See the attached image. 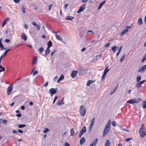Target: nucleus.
<instances>
[{"label": "nucleus", "mask_w": 146, "mask_h": 146, "mask_svg": "<svg viewBox=\"0 0 146 146\" xmlns=\"http://www.w3.org/2000/svg\"><path fill=\"white\" fill-rule=\"evenodd\" d=\"M86 112V109L85 108V106L84 105H82L80 106V109L79 112L80 115L83 117L85 115Z\"/></svg>", "instance_id": "nucleus-1"}, {"label": "nucleus", "mask_w": 146, "mask_h": 146, "mask_svg": "<svg viewBox=\"0 0 146 146\" xmlns=\"http://www.w3.org/2000/svg\"><path fill=\"white\" fill-rule=\"evenodd\" d=\"M139 132L140 136L142 137H144L146 134V132L145 131L144 126L143 124L141 125Z\"/></svg>", "instance_id": "nucleus-2"}, {"label": "nucleus", "mask_w": 146, "mask_h": 146, "mask_svg": "<svg viewBox=\"0 0 146 146\" xmlns=\"http://www.w3.org/2000/svg\"><path fill=\"white\" fill-rule=\"evenodd\" d=\"M140 99H132L129 100L127 102V103L131 104H133L135 103H137L140 101Z\"/></svg>", "instance_id": "nucleus-3"}, {"label": "nucleus", "mask_w": 146, "mask_h": 146, "mask_svg": "<svg viewBox=\"0 0 146 146\" xmlns=\"http://www.w3.org/2000/svg\"><path fill=\"white\" fill-rule=\"evenodd\" d=\"M13 84H10L7 88V94L8 95H9L13 90Z\"/></svg>", "instance_id": "nucleus-4"}, {"label": "nucleus", "mask_w": 146, "mask_h": 146, "mask_svg": "<svg viewBox=\"0 0 146 146\" xmlns=\"http://www.w3.org/2000/svg\"><path fill=\"white\" fill-rule=\"evenodd\" d=\"M110 127L109 126H107L106 125V126L104 129L103 131V136L104 137L108 133L110 130Z\"/></svg>", "instance_id": "nucleus-5"}, {"label": "nucleus", "mask_w": 146, "mask_h": 146, "mask_svg": "<svg viewBox=\"0 0 146 146\" xmlns=\"http://www.w3.org/2000/svg\"><path fill=\"white\" fill-rule=\"evenodd\" d=\"M56 90H58L57 88L55 89L53 88H51L49 90V92L52 97L53 96L54 94L57 91Z\"/></svg>", "instance_id": "nucleus-6"}, {"label": "nucleus", "mask_w": 146, "mask_h": 146, "mask_svg": "<svg viewBox=\"0 0 146 146\" xmlns=\"http://www.w3.org/2000/svg\"><path fill=\"white\" fill-rule=\"evenodd\" d=\"M86 5L85 4H83L81 7H80L78 10L77 11L78 13H80L82 11H83L85 8Z\"/></svg>", "instance_id": "nucleus-7"}, {"label": "nucleus", "mask_w": 146, "mask_h": 146, "mask_svg": "<svg viewBox=\"0 0 146 146\" xmlns=\"http://www.w3.org/2000/svg\"><path fill=\"white\" fill-rule=\"evenodd\" d=\"M77 73V71L76 70H73L71 74V76L72 78H74L76 76Z\"/></svg>", "instance_id": "nucleus-8"}, {"label": "nucleus", "mask_w": 146, "mask_h": 146, "mask_svg": "<svg viewBox=\"0 0 146 146\" xmlns=\"http://www.w3.org/2000/svg\"><path fill=\"white\" fill-rule=\"evenodd\" d=\"M98 141V139L97 138H96L93 141V143L90 145V146H96V143H97Z\"/></svg>", "instance_id": "nucleus-9"}, {"label": "nucleus", "mask_w": 146, "mask_h": 146, "mask_svg": "<svg viewBox=\"0 0 146 146\" xmlns=\"http://www.w3.org/2000/svg\"><path fill=\"white\" fill-rule=\"evenodd\" d=\"M21 36L22 39H23L25 41H26L27 40V37L25 33H22Z\"/></svg>", "instance_id": "nucleus-10"}, {"label": "nucleus", "mask_w": 146, "mask_h": 146, "mask_svg": "<svg viewBox=\"0 0 146 146\" xmlns=\"http://www.w3.org/2000/svg\"><path fill=\"white\" fill-rule=\"evenodd\" d=\"M95 119V118L94 117V118H93L92 119L91 121L90 125V127H89L90 129H91L92 128V127L94 125V122Z\"/></svg>", "instance_id": "nucleus-11"}, {"label": "nucleus", "mask_w": 146, "mask_h": 146, "mask_svg": "<svg viewBox=\"0 0 146 146\" xmlns=\"http://www.w3.org/2000/svg\"><path fill=\"white\" fill-rule=\"evenodd\" d=\"M9 18H5L3 21V24L2 26V27H3L5 25L7 22L9 21Z\"/></svg>", "instance_id": "nucleus-12"}, {"label": "nucleus", "mask_w": 146, "mask_h": 146, "mask_svg": "<svg viewBox=\"0 0 146 146\" xmlns=\"http://www.w3.org/2000/svg\"><path fill=\"white\" fill-rule=\"evenodd\" d=\"M38 57L37 56H35L33 59V64H36L37 63V60Z\"/></svg>", "instance_id": "nucleus-13"}, {"label": "nucleus", "mask_w": 146, "mask_h": 146, "mask_svg": "<svg viewBox=\"0 0 146 146\" xmlns=\"http://www.w3.org/2000/svg\"><path fill=\"white\" fill-rule=\"evenodd\" d=\"M85 142V139L84 137H82L80 141V143L81 145H82Z\"/></svg>", "instance_id": "nucleus-14"}, {"label": "nucleus", "mask_w": 146, "mask_h": 146, "mask_svg": "<svg viewBox=\"0 0 146 146\" xmlns=\"http://www.w3.org/2000/svg\"><path fill=\"white\" fill-rule=\"evenodd\" d=\"M2 38H0V47L1 48L2 50H3L6 49L5 48H4V46L3 44L1 43Z\"/></svg>", "instance_id": "nucleus-15"}, {"label": "nucleus", "mask_w": 146, "mask_h": 146, "mask_svg": "<svg viewBox=\"0 0 146 146\" xmlns=\"http://www.w3.org/2000/svg\"><path fill=\"white\" fill-rule=\"evenodd\" d=\"M106 2V1L104 0L99 5V6L98 8V9H100L102 7V5L105 3Z\"/></svg>", "instance_id": "nucleus-16"}, {"label": "nucleus", "mask_w": 146, "mask_h": 146, "mask_svg": "<svg viewBox=\"0 0 146 146\" xmlns=\"http://www.w3.org/2000/svg\"><path fill=\"white\" fill-rule=\"evenodd\" d=\"M118 48V47H117L116 45H114L111 48V49L112 50L113 52H115Z\"/></svg>", "instance_id": "nucleus-17"}, {"label": "nucleus", "mask_w": 146, "mask_h": 146, "mask_svg": "<svg viewBox=\"0 0 146 146\" xmlns=\"http://www.w3.org/2000/svg\"><path fill=\"white\" fill-rule=\"evenodd\" d=\"M141 105L143 109H145V108H146V101L143 102L141 104Z\"/></svg>", "instance_id": "nucleus-18"}, {"label": "nucleus", "mask_w": 146, "mask_h": 146, "mask_svg": "<svg viewBox=\"0 0 146 146\" xmlns=\"http://www.w3.org/2000/svg\"><path fill=\"white\" fill-rule=\"evenodd\" d=\"M110 141L108 140H106L104 146H110Z\"/></svg>", "instance_id": "nucleus-19"}, {"label": "nucleus", "mask_w": 146, "mask_h": 146, "mask_svg": "<svg viewBox=\"0 0 146 146\" xmlns=\"http://www.w3.org/2000/svg\"><path fill=\"white\" fill-rule=\"evenodd\" d=\"M86 131V127L85 126H84L83 128L80 131V132L82 133L83 134L85 133Z\"/></svg>", "instance_id": "nucleus-20"}, {"label": "nucleus", "mask_w": 146, "mask_h": 146, "mask_svg": "<svg viewBox=\"0 0 146 146\" xmlns=\"http://www.w3.org/2000/svg\"><path fill=\"white\" fill-rule=\"evenodd\" d=\"M52 45V42L51 40L49 41L47 43L48 48H50Z\"/></svg>", "instance_id": "nucleus-21"}, {"label": "nucleus", "mask_w": 146, "mask_h": 146, "mask_svg": "<svg viewBox=\"0 0 146 146\" xmlns=\"http://www.w3.org/2000/svg\"><path fill=\"white\" fill-rule=\"evenodd\" d=\"M50 50L49 48H47L46 50L45 51V55H47L50 53Z\"/></svg>", "instance_id": "nucleus-22"}, {"label": "nucleus", "mask_w": 146, "mask_h": 146, "mask_svg": "<svg viewBox=\"0 0 146 146\" xmlns=\"http://www.w3.org/2000/svg\"><path fill=\"white\" fill-rule=\"evenodd\" d=\"M142 19L141 18H139L137 22L138 24L139 25H141L142 24Z\"/></svg>", "instance_id": "nucleus-23"}, {"label": "nucleus", "mask_w": 146, "mask_h": 146, "mask_svg": "<svg viewBox=\"0 0 146 146\" xmlns=\"http://www.w3.org/2000/svg\"><path fill=\"white\" fill-rule=\"evenodd\" d=\"M93 82L94 81L92 80H89L88 81L86 85L87 86H89L91 84L93 83Z\"/></svg>", "instance_id": "nucleus-24"}, {"label": "nucleus", "mask_w": 146, "mask_h": 146, "mask_svg": "<svg viewBox=\"0 0 146 146\" xmlns=\"http://www.w3.org/2000/svg\"><path fill=\"white\" fill-rule=\"evenodd\" d=\"M64 100V98H63L61 100V101L60 102H59L58 103V105H60L62 104H64V102L63 101Z\"/></svg>", "instance_id": "nucleus-25"}, {"label": "nucleus", "mask_w": 146, "mask_h": 146, "mask_svg": "<svg viewBox=\"0 0 146 146\" xmlns=\"http://www.w3.org/2000/svg\"><path fill=\"white\" fill-rule=\"evenodd\" d=\"M55 36L56 37V38L58 40H60V41H62V38L61 37H60V36L58 35V34H56L55 35Z\"/></svg>", "instance_id": "nucleus-26"}, {"label": "nucleus", "mask_w": 146, "mask_h": 146, "mask_svg": "<svg viewBox=\"0 0 146 146\" xmlns=\"http://www.w3.org/2000/svg\"><path fill=\"white\" fill-rule=\"evenodd\" d=\"M73 19V17L72 16H67L66 18V19L67 20H72Z\"/></svg>", "instance_id": "nucleus-27"}, {"label": "nucleus", "mask_w": 146, "mask_h": 146, "mask_svg": "<svg viewBox=\"0 0 146 146\" xmlns=\"http://www.w3.org/2000/svg\"><path fill=\"white\" fill-rule=\"evenodd\" d=\"M5 68L4 67L2 66L1 65H0V72L4 71Z\"/></svg>", "instance_id": "nucleus-28"}, {"label": "nucleus", "mask_w": 146, "mask_h": 146, "mask_svg": "<svg viewBox=\"0 0 146 146\" xmlns=\"http://www.w3.org/2000/svg\"><path fill=\"white\" fill-rule=\"evenodd\" d=\"M26 125L25 124H19L18 125V127L19 128H22L26 126Z\"/></svg>", "instance_id": "nucleus-29"}, {"label": "nucleus", "mask_w": 146, "mask_h": 146, "mask_svg": "<svg viewBox=\"0 0 146 146\" xmlns=\"http://www.w3.org/2000/svg\"><path fill=\"white\" fill-rule=\"evenodd\" d=\"M74 128H73L71 129V135L72 136H73L74 134Z\"/></svg>", "instance_id": "nucleus-30"}, {"label": "nucleus", "mask_w": 146, "mask_h": 146, "mask_svg": "<svg viewBox=\"0 0 146 146\" xmlns=\"http://www.w3.org/2000/svg\"><path fill=\"white\" fill-rule=\"evenodd\" d=\"M108 67H107L104 71V73L105 74H106L109 71V69H108Z\"/></svg>", "instance_id": "nucleus-31"}, {"label": "nucleus", "mask_w": 146, "mask_h": 146, "mask_svg": "<svg viewBox=\"0 0 146 146\" xmlns=\"http://www.w3.org/2000/svg\"><path fill=\"white\" fill-rule=\"evenodd\" d=\"M125 56V54H123L122 56H121V57L120 58V62H121L122 61V60L124 58Z\"/></svg>", "instance_id": "nucleus-32"}, {"label": "nucleus", "mask_w": 146, "mask_h": 146, "mask_svg": "<svg viewBox=\"0 0 146 146\" xmlns=\"http://www.w3.org/2000/svg\"><path fill=\"white\" fill-rule=\"evenodd\" d=\"M141 80V77L140 76H137L136 78V80L137 82H139Z\"/></svg>", "instance_id": "nucleus-33"}, {"label": "nucleus", "mask_w": 146, "mask_h": 146, "mask_svg": "<svg viewBox=\"0 0 146 146\" xmlns=\"http://www.w3.org/2000/svg\"><path fill=\"white\" fill-rule=\"evenodd\" d=\"M128 30L127 29H126L125 30H123V32H122L121 34L122 35H124L128 31Z\"/></svg>", "instance_id": "nucleus-34"}, {"label": "nucleus", "mask_w": 146, "mask_h": 146, "mask_svg": "<svg viewBox=\"0 0 146 146\" xmlns=\"http://www.w3.org/2000/svg\"><path fill=\"white\" fill-rule=\"evenodd\" d=\"M44 50V49L42 47H41L39 49V51L40 52V54L41 52H43Z\"/></svg>", "instance_id": "nucleus-35"}, {"label": "nucleus", "mask_w": 146, "mask_h": 146, "mask_svg": "<svg viewBox=\"0 0 146 146\" xmlns=\"http://www.w3.org/2000/svg\"><path fill=\"white\" fill-rule=\"evenodd\" d=\"M141 86V85L140 84L139 82L137 83L135 85V86L138 88L140 87Z\"/></svg>", "instance_id": "nucleus-36"}, {"label": "nucleus", "mask_w": 146, "mask_h": 146, "mask_svg": "<svg viewBox=\"0 0 146 146\" xmlns=\"http://www.w3.org/2000/svg\"><path fill=\"white\" fill-rule=\"evenodd\" d=\"M49 129L47 128H44V130L43 131L44 133H46L48 131H49Z\"/></svg>", "instance_id": "nucleus-37"}, {"label": "nucleus", "mask_w": 146, "mask_h": 146, "mask_svg": "<svg viewBox=\"0 0 146 146\" xmlns=\"http://www.w3.org/2000/svg\"><path fill=\"white\" fill-rule=\"evenodd\" d=\"M118 84H117V85L116 88H114V91H112V92H111L110 93V94L111 95L112 94L116 91V90L117 89V88L118 87Z\"/></svg>", "instance_id": "nucleus-38"}, {"label": "nucleus", "mask_w": 146, "mask_h": 146, "mask_svg": "<svg viewBox=\"0 0 146 146\" xmlns=\"http://www.w3.org/2000/svg\"><path fill=\"white\" fill-rule=\"evenodd\" d=\"M10 49H8V50H6L5 52H4V53L3 54V56H5L6 54H7V52L9 50H10Z\"/></svg>", "instance_id": "nucleus-39"}, {"label": "nucleus", "mask_w": 146, "mask_h": 146, "mask_svg": "<svg viewBox=\"0 0 146 146\" xmlns=\"http://www.w3.org/2000/svg\"><path fill=\"white\" fill-rule=\"evenodd\" d=\"M110 122H111V119H110L109 120L108 123H107V124H106V125H107V126H109L110 127Z\"/></svg>", "instance_id": "nucleus-40"}, {"label": "nucleus", "mask_w": 146, "mask_h": 146, "mask_svg": "<svg viewBox=\"0 0 146 146\" xmlns=\"http://www.w3.org/2000/svg\"><path fill=\"white\" fill-rule=\"evenodd\" d=\"M64 76L63 75H62L59 78L61 80H63L64 79Z\"/></svg>", "instance_id": "nucleus-41"}, {"label": "nucleus", "mask_w": 146, "mask_h": 146, "mask_svg": "<svg viewBox=\"0 0 146 146\" xmlns=\"http://www.w3.org/2000/svg\"><path fill=\"white\" fill-rule=\"evenodd\" d=\"M22 11L24 13H25V9L24 7H22Z\"/></svg>", "instance_id": "nucleus-42"}, {"label": "nucleus", "mask_w": 146, "mask_h": 146, "mask_svg": "<svg viewBox=\"0 0 146 146\" xmlns=\"http://www.w3.org/2000/svg\"><path fill=\"white\" fill-rule=\"evenodd\" d=\"M36 27L37 29L38 30H40V25H36Z\"/></svg>", "instance_id": "nucleus-43"}, {"label": "nucleus", "mask_w": 146, "mask_h": 146, "mask_svg": "<svg viewBox=\"0 0 146 146\" xmlns=\"http://www.w3.org/2000/svg\"><path fill=\"white\" fill-rule=\"evenodd\" d=\"M110 46V42L108 43H107L106 44L104 45V46L106 47H108Z\"/></svg>", "instance_id": "nucleus-44"}, {"label": "nucleus", "mask_w": 146, "mask_h": 146, "mask_svg": "<svg viewBox=\"0 0 146 146\" xmlns=\"http://www.w3.org/2000/svg\"><path fill=\"white\" fill-rule=\"evenodd\" d=\"M111 123L112 125L113 126H115V127L116 126V125H115V121H112Z\"/></svg>", "instance_id": "nucleus-45"}, {"label": "nucleus", "mask_w": 146, "mask_h": 146, "mask_svg": "<svg viewBox=\"0 0 146 146\" xmlns=\"http://www.w3.org/2000/svg\"><path fill=\"white\" fill-rule=\"evenodd\" d=\"M38 72L36 70V71H35L33 73V76H34L35 75H36V74H38Z\"/></svg>", "instance_id": "nucleus-46"}, {"label": "nucleus", "mask_w": 146, "mask_h": 146, "mask_svg": "<svg viewBox=\"0 0 146 146\" xmlns=\"http://www.w3.org/2000/svg\"><path fill=\"white\" fill-rule=\"evenodd\" d=\"M48 81L46 82L44 84V86H46L48 85Z\"/></svg>", "instance_id": "nucleus-47"}, {"label": "nucleus", "mask_w": 146, "mask_h": 146, "mask_svg": "<svg viewBox=\"0 0 146 146\" xmlns=\"http://www.w3.org/2000/svg\"><path fill=\"white\" fill-rule=\"evenodd\" d=\"M146 59V56H144L142 59L141 62H143Z\"/></svg>", "instance_id": "nucleus-48"}, {"label": "nucleus", "mask_w": 146, "mask_h": 146, "mask_svg": "<svg viewBox=\"0 0 146 146\" xmlns=\"http://www.w3.org/2000/svg\"><path fill=\"white\" fill-rule=\"evenodd\" d=\"M146 81L145 80H143L142 81L139 82V83L141 85L142 84L144 83Z\"/></svg>", "instance_id": "nucleus-49"}, {"label": "nucleus", "mask_w": 146, "mask_h": 146, "mask_svg": "<svg viewBox=\"0 0 146 146\" xmlns=\"http://www.w3.org/2000/svg\"><path fill=\"white\" fill-rule=\"evenodd\" d=\"M16 116L19 117H20L21 116V113H19V114H17Z\"/></svg>", "instance_id": "nucleus-50"}, {"label": "nucleus", "mask_w": 146, "mask_h": 146, "mask_svg": "<svg viewBox=\"0 0 146 146\" xmlns=\"http://www.w3.org/2000/svg\"><path fill=\"white\" fill-rule=\"evenodd\" d=\"M24 28L25 29H27L28 28V26L26 24H24Z\"/></svg>", "instance_id": "nucleus-51"}, {"label": "nucleus", "mask_w": 146, "mask_h": 146, "mask_svg": "<svg viewBox=\"0 0 146 146\" xmlns=\"http://www.w3.org/2000/svg\"><path fill=\"white\" fill-rule=\"evenodd\" d=\"M131 139V138H128L125 139V141L126 142H128Z\"/></svg>", "instance_id": "nucleus-52"}, {"label": "nucleus", "mask_w": 146, "mask_h": 146, "mask_svg": "<svg viewBox=\"0 0 146 146\" xmlns=\"http://www.w3.org/2000/svg\"><path fill=\"white\" fill-rule=\"evenodd\" d=\"M13 133H16V134H17V135H18V132L17 131H16L15 130H13Z\"/></svg>", "instance_id": "nucleus-53"}, {"label": "nucleus", "mask_w": 146, "mask_h": 146, "mask_svg": "<svg viewBox=\"0 0 146 146\" xmlns=\"http://www.w3.org/2000/svg\"><path fill=\"white\" fill-rule=\"evenodd\" d=\"M83 134V133H82L80 132L79 134V135H78L79 137L80 138V137Z\"/></svg>", "instance_id": "nucleus-54"}, {"label": "nucleus", "mask_w": 146, "mask_h": 146, "mask_svg": "<svg viewBox=\"0 0 146 146\" xmlns=\"http://www.w3.org/2000/svg\"><path fill=\"white\" fill-rule=\"evenodd\" d=\"M32 24L35 26H36V24L35 21H33L32 23Z\"/></svg>", "instance_id": "nucleus-55"}, {"label": "nucleus", "mask_w": 146, "mask_h": 146, "mask_svg": "<svg viewBox=\"0 0 146 146\" xmlns=\"http://www.w3.org/2000/svg\"><path fill=\"white\" fill-rule=\"evenodd\" d=\"M106 74H105L104 73L103 74L102 76V80L103 79L105 78V77L106 76Z\"/></svg>", "instance_id": "nucleus-56"}, {"label": "nucleus", "mask_w": 146, "mask_h": 146, "mask_svg": "<svg viewBox=\"0 0 146 146\" xmlns=\"http://www.w3.org/2000/svg\"><path fill=\"white\" fill-rule=\"evenodd\" d=\"M10 41V40L9 39H6L5 40V42L7 43H9Z\"/></svg>", "instance_id": "nucleus-57"}, {"label": "nucleus", "mask_w": 146, "mask_h": 146, "mask_svg": "<svg viewBox=\"0 0 146 146\" xmlns=\"http://www.w3.org/2000/svg\"><path fill=\"white\" fill-rule=\"evenodd\" d=\"M52 5V4H51L48 7V10L49 11H50V10L51 7Z\"/></svg>", "instance_id": "nucleus-58"}, {"label": "nucleus", "mask_w": 146, "mask_h": 146, "mask_svg": "<svg viewBox=\"0 0 146 146\" xmlns=\"http://www.w3.org/2000/svg\"><path fill=\"white\" fill-rule=\"evenodd\" d=\"M122 46H120L119 48V49L118 50V52H120L121 50V48H122Z\"/></svg>", "instance_id": "nucleus-59"}, {"label": "nucleus", "mask_w": 146, "mask_h": 146, "mask_svg": "<svg viewBox=\"0 0 146 146\" xmlns=\"http://www.w3.org/2000/svg\"><path fill=\"white\" fill-rule=\"evenodd\" d=\"M14 1L16 3H19V2L20 1V0H14Z\"/></svg>", "instance_id": "nucleus-60"}, {"label": "nucleus", "mask_w": 146, "mask_h": 146, "mask_svg": "<svg viewBox=\"0 0 146 146\" xmlns=\"http://www.w3.org/2000/svg\"><path fill=\"white\" fill-rule=\"evenodd\" d=\"M82 2L83 3H85L88 1V0H82Z\"/></svg>", "instance_id": "nucleus-61"}, {"label": "nucleus", "mask_w": 146, "mask_h": 146, "mask_svg": "<svg viewBox=\"0 0 146 146\" xmlns=\"http://www.w3.org/2000/svg\"><path fill=\"white\" fill-rule=\"evenodd\" d=\"M64 146H70L69 144L67 142L65 143Z\"/></svg>", "instance_id": "nucleus-62"}, {"label": "nucleus", "mask_w": 146, "mask_h": 146, "mask_svg": "<svg viewBox=\"0 0 146 146\" xmlns=\"http://www.w3.org/2000/svg\"><path fill=\"white\" fill-rule=\"evenodd\" d=\"M18 131L19 132H20V133H23V131H22V130H20V129H19L18 130Z\"/></svg>", "instance_id": "nucleus-63"}, {"label": "nucleus", "mask_w": 146, "mask_h": 146, "mask_svg": "<svg viewBox=\"0 0 146 146\" xmlns=\"http://www.w3.org/2000/svg\"><path fill=\"white\" fill-rule=\"evenodd\" d=\"M85 49H86V48L85 47H84L82 49L81 51L82 52H83L85 50Z\"/></svg>", "instance_id": "nucleus-64"}]
</instances>
